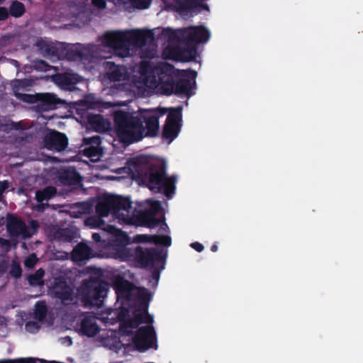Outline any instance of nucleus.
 Instances as JSON below:
<instances>
[{
  "mask_svg": "<svg viewBox=\"0 0 363 363\" xmlns=\"http://www.w3.org/2000/svg\"><path fill=\"white\" fill-rule=\"evenodd\" d=\"M206 11H209V6L207 4H206Z\"/></svg>",
  "mask_w": 363,
  "mask_h": 363,
  "instance_id": "50",
  "label": "nucleus"
},
{
  "mask_svg": "<svg viewBox=\"0 0 363 363\" xmlns=\"http://www.w3.org/2000/svg\"><path fill=\"white\" fill-rule=\"evenodd\" d=\"M56 194V189L53 186H48L43 191H36V199L38 202L50 199Z\"/></svg>",
  "mask_w": 363,
  "mask_h": 363,
  "instance_id": "26",
  "label": "nucleus"
},
{
  "mask_svg": "<svg viewBox=\"0 0 363 363\" xmlns=\"http://www.w3.org/2000/svg\"><path fill=\"white\" fill-rule=\"evenodd\" d=\"M204 36V29L202 26L190 27L171 32L170 43L163 51V57L176 61H189L195 55L196 50L193 47L185 48L187 44L201 43Z\"/></svg>",
  "mask_w": 363,
  "mask_h": 363,
  "instance_id": "4",
  "label": "nucleus"
},
{
  "mask_svg": "<svg viewBox=\"0 0 363 363\" xmlns=\"http://www.w3.org/2000/svg\"><path fill=\"white\" fill-rule=\"evenodd\" d=\"M135 254L138 257V261L143 266H147L152 264L155 257L156 255L155 252L153 250H142L138 248L135 250Z\"/></svg>",
  "mask_w": 363,
  "mask_h": 363,
  "instance_id": "23",
  "label": "nucleus"
},
{
  "mask_svg": "<svg viewBox=\"0 0 363 363\" xmlns=\"http://www.w3.org/2000/svg\"><path fill=\"white\" fill-rule=\"evenodd\" d=\"M135 252L128 247L121 246L118 251L116 252V257L120 258L122 260H128L130 257H133Z\"/></svg>",
  "mask_w": 363,
  "mask_h": 363,
  "instance_id": "28",
  "label": "nucleus"
},
{
  "mask_svg": "<svg viewBox=\"0 0 363 363\" xmlns=\"http://www.w3.org/2000/svg\"><path fill=\"white\" fill-rule=\"evenodd\" d=\"M21 272L19 262L13 259L10 266L9 274L14 278H18L21 276Z\"/></svg>",
  "mask_w": 363,
  "mask_h": 363,
  "instance_id": "32",
  "label": "nucleus"
},
{
  "mask_svg": "<svg viewBox=\"0 0 363 363\" xmlns=\"http://www.w3.org/2000/svg\"><path fill=\"white\" fill-rule=\"evenodd\" d=\"M115 129L119 141L130 144L140 140L145 129L140 119L130 113L116 111L114 113Z\"/></svg>",
  "mask_w": 363,
  "mask_h": 363,
  "instance_id": "6",
  "label": "nucleus"
},
{
  "mask_svg": "<svg viewBox=\"0 0 363 363\" xmlns=\"http://www.w3.org/2000/svg\"><path fill=\"white\" fill-rule=\"evenodd\" d=\"M147 203L150 206L149 209L140 213L132 207L130 201L127 198L113 195L104 196L99 199L96 206L97 216L86 218L84 223L91 228H101L106 230L107 225L105 227V221L102 218L108 216L110 213L113 218L121 223L132 224L140 218L145 225L154 228L160 223L158 219L153 218V215L160 210V203L149 200L147 201Z\"/></svg>",
  "mask_w": 363,
  "mask_h": 363,
  "instance_id": "1",
  "label": "nucleus"
},
{
  "mask_svg": "<svg viewBox=\"0 0 363 363\" xmlns=\"http://www.w3.org/2000/svg\"><path fill=\"white\" fill-rule=\"evenodd\" d=\"M84 143L86 145H91L90 147L84 149V155L91 158V160H97L101 153V149L99 147L100 144V138L94 136L91 138H84Z\"/></svg>",
  "mask_w": 363,
  "mask_h": 363,
  "instance_id": "19",
  "label": "nucleus"
},
{
  "mask_svg": "<svg viewBox=\"0 0 363 363\" xmlns=\"http://www.w3.org/2000/svg\"><path fill=\"white\" fill-rule=\"evenodd\" d=\"M21 100L27 103H38L35 108L39 111H45L54 108L57 104H65L67 102L57 98L55 94L50 93L37 94L30 95L25 94H18L16 96Z\"/></svg>",
  "mask_w": 363,
  "mask_h": 363,
  "instance_id": "10",
  "label": "nucleus"
},
{
  "mask_svg": "<svg viewBox=\"0 0 363 363\" xmlns=\"http://www.w3.org/2000/svg\"><path fill=\"white\" fill-rule=\"evenodd\" d=\"M26 328L28 331L33 332L34 330H38L40 328V326L38 323L36 322H28L26 323Z\"/></svg>",
  "mask_w": 363,
  "mask_h": 363,
  "instance_id": "39",
  "label": "nucleus"
},
{
  "mask_svg": "<svg viewBox=\"0 0 363 363\" xmlns=\"http://www.w3.org/2000/svg\"><path fill=\"white\" fill-rule=\"evenodd\" d=\"M150 4V0H133V4L138 9H145Z\"/></svg>",
  "mask_w": 363,
  "mask_h": 363,
  "instance_id": "36",
  "label": "nucleus"
},
{
  "mask_svg": "<svg viewBox=\"0 0 363 363\" xmlns=\"http://www.w3.org/2000/svg\"><path fill=\"white\" fill-rule=\"evenodd\" d=\"M97 318L92 315H85L80 323V330L89 337L94 336L99 331Z\"/></svg>",
  "mask_w": 363,
  "mask_h": 363,
  "instance_id": "16",
  "label": "nucleus"
},
{
  "mask_svg": "<svg viewBox=\"0 0 363 363\" xmlns=\"http://www.w3.org/2000/svg\"><path fill=\"white\" fill-rule=\"evenodd\" d=\"M111 280L118 296L125 298L127 302H122L123 306L119 314V319L123 323L120 331L123 334H129L141 322H151L147 315V303L150 298L147 290L133 286L119 275L112 276Z\"/></svg>",
  "mask_w": 363,
  "mask_h": 363,
  "instance_id": "2",
  "label": "nucleus"
},
{
  "mask_svg": "<svg viewBox=\"0 0 363 363\" xmlns=\"http://www.w3.org/2000/svg\"><path fill=\"white\" fill-rule=\"evenodd\" d=\"M29 85L28 82L26 79H15L11 82L12 89L16 96L19 93L21 89H23Z\"/></svg>",
  "mask_w": 363,
  "mask_h": 363,
  "instance_id": "31",
  "label": "nucleus"
},
{
  "mask_svg": "<svg viewBox=\"0 0 363 363\" xmlns=\"http://www.w3.org/2000/svg\"><path fill=\"white\" fill-rule=\"evenodd\" d=\"M150 48L151 47L152 48L154 47V45L153 44H151V45H148Z\"/></svg>",
  "mask_w": 363,
  "mask_h": 363,
  "instance_id": "52",
  "label": "nucleus"
},
{
  "mask_svg": "<svg viewBox=\"0 0 363 363\" xmlns=\"http://www.w3.org/2000/svg\"><path fill=\"white\" fill-rule=\"evenodd\" d=\"M154 242H155L161 243V244L164 245H169L170 242H171V240H170L169 237H168V236H163V237H161V238H157V240L155 239Z\"/></svg>",
  "mask_w": 363,
  "mask_h": 363,
  "instance_id": "38",
  "label": "nucleus"
},
{
  "mask_svg": "<svg viewBox=\"0 0 363 363\" xmlns=\"http://www.w3.org/2000/svg\"><path fill=\"white\" fill-rule=\"evenodd\" d=\"M91 127L97 132H104L110 128V123L101 116H95L90 119Z\"/></svg>",
  "mask_w": 363,
  "mask_h": 363,
  "instance_id": "25",
  "label": "nucleus"
},
{
  "mask_svg": "<svg viewBox=\"0 0 363 363\" xmlns=\"http://www.w3.org/2000/svg\"><path fill=\"white\" fill-rule=\"evenodd\" d=\"M67 57L69 59L72 60H91L94 57H108V56L104 55L101 51H99V48L96 45H89L86 47H74L69 50L67 52Z\"/></svg>",
  "mask_w": 363,
  "mask_h": 363,
  "instance_id": "13",
  "label": "nucleus"
},
{
  "mask_svg": "<svg viewBox=\"0 0 363 363\" xmlns=\"http://www.w3.org/2000/svg\"><path fill=\"white\" fill-rule=\"evenodd\" d=\"M44 274V270L40 269L34 274L29 275L28 277L29 284L31 286H43L44 284V281L43 279Z\"/></svg>",
  "mask_w": 363,
  "mask_h": 363,
  "instance_id": "27",
  "label": "nucleus"
},
{
  "mask_svg": "<svg viewBox=\"0 0 363 363\" xmlns=\"http://www.w3.org/2000/svg\"><path fill=\"white\" fill-rule=\"evenodd\" d=\"M191 246L196 250L198 252H201L203 250V245L199 242H194L191 245Z\"/></svg>",
  "mask_w": 363,
  "mask_h": 363,
  "instance_id": "45",
  "label": "nucleus"
},
{
  "mask_svg": "<svg viewBox=\"0 0 363 363\" xmlns=\"http://www.w3.org/2000/svg\"><path fill=\"white\" fill-rule=\"evenodd\" d=\"M152 40L150 32L142 30L109 31L101 38V44L105 48L112 49L122 57L133 55L139 50L145 55V47Z\"/></svg>",
  "mask_w": 363,
  "mask_h": 363,
  "instance_id": "3",
  "label": "nucleus"
},
{
  "mask_svg": "<svg viewBox=\"0 0 363 363\" xmlns=\"http://www.w3.org/2000/svg\"><path fill=\"white\" fill-rule=\"evenodd\" d=\"M4 0H0V4L2 3Z\"/></svg>",
  "mask_w": 363,
  "mask_h": 363,
  "instance_id": "53",
  "label": "nucleus"
},
{
  "mask_svg": "<svg viewBox=\"0 0 363 363\" xmlns=\"http://www.w3.org/2000/svg\"><path fill=\"white\" fill-rule=\"evenodd\" d=\"M108 71L106 76L113 82H124L128 79V73L124 66L115 65L113 63L107 62Z\"/></svg>",
  "mask_w": 363,
  "mask_h": 363,
  "instance_id": "18",
  "label": "nucleus"
},
{
  "mask_svg": "<svg viewBox=\"0 0 363 363\" xmlns=\"http://www.w3.org/2000/svg\"><path fill=\"white\" fill-rule=\"evenodd\" d=\"M175 77L174 78V81ZM189 82L186 80H180L177 85L174 84V91L175 93H186L188 91Z\"/></svg>",
  "mask_w": 363,
  "mask_h": 363,
  "instance_id": "33",
  "label": "nucleus"
},
{
  "mask_svg": "<svg viewBox=\"0 0 363 363\" xmlns=\"http://www.w3.org/2000/svg\"><path fill=\"white\" fill-rule=\"evenodd\" d=\"M43 142L45 147L58 152L64 150L67 146V138L65 135L55 130L48 133L45 136Z\"/></svg>",
  "mask_w": 363,
  "mask_h": 363,
  "instance_id": "14",
  "label": "nucleus"
},
{
  "mask_svg": "<svg viewBox=\"0 0 363 363\" xmlns=\"http://www.w3.org/2000/svg\"><path fill=\"white\" fill-rule=\"evenodd\" d=\"M167 113L166 108H157L145 110L143 113L142 118L145 123L147 132L145 135L155 136L159 130V118Z\"/></svg>",
  "mask_w": 363,
  "mask_h": 363,
  "instance_id": "12",
  "label": "nucleus"
},
{
  "mask_svg": "<svg viewBox=\"0 0 363 363\" xmlns=\"http://www.w3.org/2000/svg\"><path fill=\"white\" fill-rule=\"evenodd\" d=\"M133 342L135 347L140 350L152 347L154 342L152 328L150 325L140 328L134 337Z\"/></svg>",
  "mask_w": 363,
  "mask_h": 363,
  "instance_id": "15",
  "label": "nucleus"
},
{
  "mask_svg": "<svg viewBox=\"0 0 363 363\" xmlns=\"http://www.w3.org/2000/svg\"><path fill=\"white\" fill-rule=\"evenodd\" d=\"M57 178L60 183L65 185L78 184L80 177L74 169H62L58 172Z\"/></svg>",
  "mask_w": 363,
  "mask_h": 363,
  "instance_id": "21",
  "label": "nucleus"
},
{
  "mask_svg": "<svg viewBox=\"0 0 363 363\" xmlns=\"http://www.w3.org/2000/svg\"><path fill=\"white\" fill-rule=\"evenodd\" d=\"M91 252L89 247L84 243H79L72 250V257L74 262H82L90 257Z\"/></svg>",
  "mask_w": 363,
  "mask_h": 363,
  "instance_id": "22",
  "label": "nucleus"
},
{
  "mask_svg": "<svg viewBox=\"0 0 363 363\" xmlns=\"http://www.w3.org/2000/svg\"><path fill=\"white\" fill-rule=\"evenodd\" d=\"M92 4L100 9L106 7V2L104 0H92Z\"/></svg>",
  "mask_w": 363,
  "mask_h": 363,
  "instance_id": "43",
  "label": "nucleus"
},
{
  "mask_svg": "<svg viewBox=\"0 0 363 363\" xmlns=\"http://www.w3.org/2000/svg\"><path fill=\"white\" fill-rule=\"evenodd\" d=\"M40 50L44 55H50L54 54V48L45 42L38 43Z\"/></svg>",
  "mask_w": 363,
  "mask_h": 363,
  "instance_id": "34",
  "label": "nucleus"
},
{
  "mask_svg": "<svg viewBox=\"0 0 363 363\" xmlns=\"http://www.w3.org/2000/svg\"><path fill=\"white\" fill-rule=\"evenodd\" d=\"M9 188V182L6 181L0 182V201L2 200V194Z\"/></svg>",
  "mask_w": 363,
  "mask_h": 363,
  "instance_id": "40",
  "label": "nucleus"
},
{
  "mask_svg": "<svg viewBox=\"0 0 363 363\" xmlns=\"http://www.w3.org/2000/svg\"><path fill=\"white\" fill-rule=\"evenodd\" d=\"M192 4L195 6H203V0H191Z\"/></svg>",
  "mask_w": 363,
  "mask_h": 363,
  "instance_id": "47",
  "label": "nucleus"
},
{
  "mask_svg": "<svg viewBox=\"0 0 363 363\" xmlns=\"http://www.w3.org/2000/svg\"><path fill=\"white\" fill-rule=\"evenodd\" d=\"M13 38L10 35L4 36L0 38V46H6Z\"/></svg>",
  "mask_w": 363,
  "mask_h": 363,
  "instance_id": "42",
  "label": "nucleus"
},
{
  "mask_svg": "<svg viewBox=\"0 0 363 363\" xmlns=\"http://www.w3.org/2000/svg\"><path fill=\"white\" fill-rule=\"evenodd\" d=\"M106 231L113 235L112 241L117 245L124 246L128 243L127 235L121 230L116 229L112 225H107Z\"/></svg>",
  "mask_w": 363,
  "mask_h": 363,
  "instance_id": "24",
  "label": "nucleus"
},
{
  "mask_svg": "<svg viewBox=\"0 0 363 363\" xmlns=\"http://www.w3.org/2000/svg\"><path fill=\"white\" fill-rule=\"evenodd\" d=\"M179 113H171L164 127L163 136L172 140L177 135L179 130Z\"/></svg>",
  "mask_w": 363,
  "mask_h": 363,
  "instance_id": "17",
  "label": "nucleus"
},
{
  "mask_svg": "<svg viewBox=\"0 0 363 363\" xmlns=\"http://www.w3.org/2000/svg\"><path fill=\"white\" fill-rule=\"evenodd\" d=\"M38 261L36 255L33 253L28 255V257L24 260V265L28 269H31L34 267Z\"/></svg>",
  "mask_w": 363,
  "mask_h": 363,
  "instance_id": "35",
  "label": "nucleus"
},
{
  "mask_svg": "<svg viewBox=\"0 0 363 363\" xmlns=\"http://www.w3.org/2000/svg\"><path fill=\"white\" fill-rule=\"evenodd\" d=\"M155 238L154 237H150L145 235H137L135 238V240L138 242H154Z\"/></svg>",
  "mask_w": 363,
  "mask_h": 363,
  "instance_id": "37",
  "label": "nucleus"
},
{
  "mask_svg": "<svg viewBox=\"0 0 363 363\" xmlns=\"http://www.w3.org/2000/svg\"><path fill=\"white\" fill-rule=\"evenodd\" d=\"M154 55V53H150V54H147L146 56L147 57H152Z\"/></svg>",
  "mask_w": 363,
  "mask_h": 363,
  "instance_id": "51",
  "label": "nucleus"
},
{
  "mask_svg": "<svg viewBox=\"0 0 363 363\" xmlns=\"http://www.w3.org/2000/svg\"><path fill=\"white\" fill-rule=\"evenodd\" d=\"M82 78L75 74H65L57 77V83L63 89L73 90L75 89L74 85L79 82Z\"/></svg>",
  "mask_w": 363,
  "mask_h": 363,
  "instance_id": "20",
  "label": "nucleus"
},
{
  "mask_svg": "<svg viewBox=\"0 0 363 363\" xmlns=\"http://www.w3.org/2000/svg\"><path fill=\"white\" fill-rule=\"evenodd\" d=\"M177 77L174 67L166 62L159 63L154 68L145 69L140 79L143 84L163 94H171L174 91V78Z\"/></svg>",
  "mask_w": 363,
  "mask_h": 363,
  "instance_id": "5",
  "label": "nucleus"
},
{
  "mask_svg": "<svg viewBox=\"0 0 363 363\" xmlns=\"http://www.w3.org/2000/svg\"><path fill=\"white\" fill-rule=\"evenodd\" d=\"M211 33L210 30L206 27V44L208 43L209 39L211 38Z\"/></svg>",
  "mask_w": 363,
  "mask_h": 363,
  "instance_id": "46",
  "label": "nucleus"
},
{
  "mask_svg": "<svg viewBox=\"0 0 363 363\" xmlns=\"http://www.w3.org/2000/svg\"><path fill=\"white\" fill-rule=\"evenodd\" d=\"M6 226L11 240L16 245L18 239L26 240L32 237L37 232L39 224L35 220H31L27 225L18 217L9 214L6 216Z\"/></svg>",
  "mask_w": 363,
  "mask_h": 363,
  "instance_id": "8",
  "label": "nucleus"
},
{
  "mask_svg": "<svg viewBox=\"0 0 363 363\" xmlns=\"http://www.w3.org/2000/svg\"><path fill=\"white\" fill-rule=\"evenodd\" d=\"M24 11L25 9L23 4L18 1L13 2L10 8L11 14L15 17L22 16Z\"/></svg>",
  "mask_w": 363,
  "mask_h": 363,
  "instance_id": "30",
  "label": "nucleus"
},
{
  "mask_svg": "<svg viewBox=\"0 0 363 363\" xmlns=\"http://www.w3.org/2000/svg\"><path fill=\"white\" fill-rule=\"evenodd\" d=\"M0 247L5 248L6 251L8 252L10 250V240L0 238Z\"/></svg>",
  "mask_w": 363,
  "mask_h": 363,
  "instance_id": "41",
  "label": "nucleus"
},
{
  "mask_svg": "<svg viewBox=\"0 0 363 363\" xmlns=\"http://www.w3.org/2000/svg\"><path fill=\"white\" fill-rule=\"evenodd\" d=\"M211 250L213 252H216L218 250V245L216 243L213 244L211 247Z\"/></svg>",
  "mask_w": 363,
  "mask_h": 363,
  "instance_id": "49",
  "label": "nucleus"
},
{
  "mask_svg": "<svg viewBox=\"0 0 363 363\" xmlns=\"http://www.w3.org/2000/svg\"><path fill=\"white\" fill-rule=\"evenodd\" d=\"M47 313V307L44 302H38L35 305V318L39 321H42Z\"/></svg>",
  "mask_w": 363,
  "mask_h": 363,
  "instance_id": "29",
  "label": "nucleus"
},
{
  "mask_svg": "<svg viewBox=\"0 0 363 363\" xmlns=\"http://www.w3.org/2000/svg\"><path fill=\"white\" fill-rule=\"evenodd\" d=\"M50 294L65 304H69L73 301V289L62 279H55L54 283L50 287Z\"/></svg>",
  "mask_w": 363,
  "mask_h": 363,
  "instance_id": "11",
  "label": "nucleus"
},
{
  "mask_svg": "<svg viewBox=\"0 0 363 363\" xmlns=\"http://www.w3.org/2000/svg\"><path fill=\"white\" fill-rule=\"evenodd\" d=\"M92 238L96 241V242H99L100 240H101V236L98 233H94L92 235Z\"/></svg>",
  "mask_w": 363,
  "mask_h": 363,
  "instance_id": "48",
  "label": "nucleus"
},
{
  "mask_svg": "<svg viewBox=\"0 0 363 363\" xmlns=\"http://www.w3.org/2000/svg\"><path fill=\"white\" fill-rule=\"evenodd\" d=\"M108 284L101 280H85L79 287V291L83 298L90 304L99 306L106 296Z\"/></svg>",
  "mask_w": 363,
  "mask_h": 363,
  "instance_id": "9",
  "label": "nucleus"
},
{
  "mask_svg": "<svg viewBox=\"0 0 363 363\" xmlns=\"http://www.w3.org/2000/svg\"><path fill=\"white\" fill-rule=\"evenodd\" d=\"M142 182L148 188L155 192L163 191L167 196H170L174 189V180L172 178L163 177V169L145 165L140 167L137 170Z\"/></svg>",
  "mask_w": 363,
  "mask_h": 363,
  "instance_id": "7",
  "label": "nucleus"
},
{
  "mask_svg": "<svg viewBox=\"0 0 363 363\" xmlns=\"http://www.w3.org/2000/svg\"><path fill=\"white\" fill-rule=\"evenodd\" d=\"M9 16L8 11L6 8H0V21L5 20Z\"/></svg>",
  "mask_w": 363,
  "mask_h": 363,
  "instance_id": "44",
  "label": "nucleus"
}]
</instances>
